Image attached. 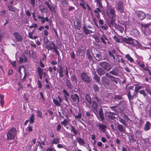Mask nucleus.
<instances>
[{"label":"nucleus","mask_w":151,"mask_h":151,"mask_svg":"<svg viewBox=\"0 0 151 151\" xmlns=\"http://www.w3.org/2000/svg\"><path fill=\"white\" fill-rule=\"evenodd\" d=\"M92 107L93 109L96 112H98V104L95 101H93L92 102Z\"/></svg>","instance_id":"22"},{"label":"nucleus","mask_w":151,"mask_h":151,"mask_svg":"<svg viewBox=\"0 0 151 151\" xmlns=\"http://www.w3.org/2000/svg\"><path fill=\"white\" fill-rule=\"evenodd\" d=\"M118 10L122 13L124 12V10L123 3L121 1H120L118 3L117 6Z\"/></svg>","instance_id":"15"},{"label":"nucleus","mask_w":151,"mask_h":151,"mask_svg":"<svg viewBox=\"0 0 151 151\" xmlns=\"http://www.w3.org/2000/svg\"><path fill=\"white\" fill-rule=\"evenodd\" d=\"M17 130L14 127L10 129L6 134L7 139L8 140H14L17 134Z\"/></svg>","instance_id":"1"},{"label":"nucleus","mask_w":151,"mask_h":151,"mask_svg":"<svg viewBox=\"0 0 151 151\" xmlns=\"http://www.w3.org/2000/svg\"><path fill=\"white\" fill-rule=\"evenodd\" d=\"M63 92L64 93V100L67 103H68V99L67 96H69V94L68 91L65 89L63 90Z\"/></svg>","instance_id":"31"},{"label":"nucleus","mask_w":151,"mask_h":151,"mask_svg":"<svg viewBox=\"0 0 151 151\" xmlns=\"http://www.w3.org/2000/svg\"><path fill=\"white\" fill-rule=\"evenodd\" d=\"M60 138L59 137L54 138L51 142V144L52 145L54 144L56 145L58 144L60 142Z\"/></svg>","instance_id":"33"},{"label":"nucleus","mask_w":151,"mask_h":151,"mask_svg":"<svg viewBox=\"0 0 151 151\" xmlns=\"http://www.w3.org/2000/svg\"><path fill=\"white\" fill-rule=\"evenodd\" d=\"M115 12L114 7H110L106 9V14L109 18L114 17L115 15Z\"/></svg>","instance_id":"2"},{"label":"nucleus","mask_w":151,"mask_h":151,"mask_svg":"<svg viewBox=\"0 0 151 151\" xmlns=\"http://www.w3.org/2000/svg\"><path fill=\"white\" fill-rule=\"evenodd\" d=\"M122 37V43H124L128 45H133L134 43L133 42L134 39L131 37Z\"/></svg>","instance_id":"4"},{"label":"nucleus","mask_w":151,"mask_h":151,"mask_svg":"<svg viewBox=\"0 0 151 151\" xmlns=\"http://www.w3.org/2000/svg\"><path fill=\"white\" fill-rule=\"evenodd\" d=\"M99 65L104 70L108 71H110L111 69L109 64L107 62L103 61L99 62Z\"/></svg>","instance_id":"3"},{"label":"nucleus","mask_w":151,"mask_h":151,"mask_svg":"<svg viewBox=\"0 0 151 151\" xmlns=\"http://www.w3.org/2000/svg\"><path fill=\"white\" fill-rule=\"evenodd\" d=\"M71 80L74 84H77V79L75 75H73L71 77Z\"/></svg>","instance_id":"47"},{"label":"nucleus","mask_w":151,"mask_h":151,"mask_svg":"<svg viewBox=\"0 0 151 151\" xmlns=\"http://www.w3.org/2000/svg\"><path fill=\"white\" fill-rule=\"evenodd\" d=\"M113 99L115 100H120L122 99H123V98L121 95H114L113 97Z\"/></svg>","instance_id":"46"},{"label":"nucleus","mask_w":151,"mask_h":151,"mask_svg":"<svg viewBox=\"0 0 151 151\" xmlns=\"http://www.w3.org/2000/svg\"><path fill=\"white\" fill-rule=\"evenodd\" d=\"M139 66L145 71H148L149 74L151 76V71L149 70L147 67H145V65L144 63L139 64Z\"/></svg>","instance_id":"28"},{"label":"nucleus","mask_w":151,"mask_h":151,"mask_svg":"<svg viewBox=\"0 0 151 151\" xmlns=\"http://www.w3.org/2000/svg\"><path fill=\"white\" fill-rule=\"evenodd\" d=\"M8 7L9 8V11L13 12H15V8L13 7H12L10 5H8Z\"/></svg>","instance_id":"55"},{"label":"nucleus","mask_w":151,"mask_h":151,"mask_svg":"<svg viewBox=\"0 0 151 151\" xmlns=\"http://www.w3.org/2000/svg\"><path fill=\"white\" fill-rule=\"evenodd\" d=\"M92 74L93 75V78L95 81L96 82L100 84V78L97 75L96 72H94L92 73Z\"/></svg>","instance_id":"20"},{"label":"nucleus","mask_w":151,"mask_h":151,"mask_svg":"<svg viewBox=\"0 0 151 151\" xmlns=\"http://www.w3.org/2000/svg\"><path fill=\"white\" fill-rule=\"evenodd\" d=\"M96 57L97 58L96 59V60L97 61H100L101 60V55L99 54H96Z\"/></svg>","instance_id":"59"},{"label":"nucleus","mask_w":151,"mask_h":151,"mask_svg":"<svg viewBox=\"0 0 151 151\" xmlns=\"http://www.w3.org/2000/svg\"><path fill=\"white\" fill-rule=\"evenodd\" d=\"M17 85L19 86V87L17 88L18 90L19 91L23 89V87L20 83H18Z\"/></svg>","instance_id":"63"},{"label":"nucleus","mask_w":151,"mask_h":151,"mask_svg":"<svg viewBox=\"0 0 151 151\" xmlns=\"http://www.w3.org/2000/svg\"><path fill=\"white\" fill-rule=\"evenodd\" d=\"M37 71L38 75L43 74L44 73L43 72V70L40 67H38V68H37Z\"/></svg>","instance_id":"54"},{"label":"nucleus","mask_w":151,"mask_h":151,"mask_svg":"<svg viewBox=\"0 0 151 151\" xmlns=\"http://www.w3.org/2000/svg\"><path fill=\"white\" fill-rule=\"evenodd\" d=\"M125 58L127 59L130 63H133L134 61L133 59L128 54L125 55Z\"/></svg>","instance_id":"39"},{"label":"nucleus","mask_w":151,"mask_h":151,"mask_svg":"<svg viewBox=\"0 0 151 151\" xmlns=\"http://www.w3.org/2000/svg\"><path fill=\"white\" fill-rule=\"evenodd\" d=\"M83 32H84L85 34L86 35L91 34L93 32L91 30L88 29L85 25L83 26Z\"/></svg>","instance_id":"29"},{"label":"nucleus","mask_w":151,"mask_h":151,"mask_svg":"<svg viewBox=\"0 0 151 151\" xmlns=\"http://www.w3.org/2000/svg\"><path fill=\"white\" fill-rule=\"evenodd\" d=\"M52 43L53 47H52V46H48V47H49V50H51L53 49L54 50V51L55 52L56 54L57 55L58 57H60V54L59 51L58 50V47L55 45V44L53 42H52Z\"/></svg>","instance_id":"14"},{"label":"nucleus","mask_w":151,"mask_h":151,"mask_svg":"<svg viewBox=\"0 0 151 151\" xmlns=\"http://www.w3.org/2000/svg\"><path fill=\"white\" fill-rule=\"evenodd\" d=\"M142 88V86H137L135 87V89L134 91V93H136V95H137L138 91L139 90Z\"/></svg>","instance_id":"44"},{"label":"nucleus","mask_w":151,"mask_h":151,"mask_svg":"<svg viewBox=\"0 0 151 151\" xmlns=\"http://www.w3.org/2000/svg\"><path fill=\"white\" fill-rule=\"evenodd\" d=\"M97 4L98 5L99 7L100 8H102L103 7V6L102 5V2L101 1H96Z\"/></svg>","instance_id":"57"},{"label":"nucleus","mask_w":151,"mask_h":151,"mask_svg":"<svg viewBox=\"0 0 151 151\" xmlns=\"http://www.w3.org/2000/svg\"><path fill=\"white\" fill-rule=\"evenodd\" d=\"M66 85L67 88L70 90H72L73 89V86L70 80L67 78L66 80Z\"/></svg>","instance_id":"16"},{"label":"nucleus","mask_w":151,"mask_h":151,"mask_svg":"<svg viewBox=\"0 0 151 151\" xmlns=\"http://www.w3.org/2000/svg\"><path fill=\"white\" fill-rule=\"evenodd\" d=\"M70 101L77 104H78L80 101L79 97L78 94L74 93L70 95Z\"/></svg>","instance_id":"6"},{"label":"nucleus","mask_w":151,"mask_h":151,"mask_svg":"<svg viewBox=\"0 0 151 151\" xmlns=\"http://www.w3.org/2000/svg\"><path fill=\"white\" fill-rule=\"evenodd\" d=\"M134 86H130L128 88V93L127 95L129 101H130L131 99H132L134 96H136V95H135V93H133V95L131 96V91L130 90H131L132 91L133 90Z\"/></svg>","instance_id":"9"},{"label":"nucleus","mask_w":151,"mask_h":151,"mask_svg":"<svg viewBox=\"0 0 151 151\" xmlns=\"http://www.w3.org/2000/svg\"><path fill=\"white\" fill-rule=\"evenodd\" d=\"M45 4L50 11L55 12V9L53 6L50 5L47 1L45 2Z\"/></svg>","instance_id":"36"},{"label":"nucleus","mask_w":151,"mask_h":151,"mask_svg":"<svg viewBox=\"0 0 151 151\" xmlns=\"http://www.w3.org/2000/svg\"><path fill=\"white\" fill-rule=\"evenodd\" d=\"M35 120L34 115V114H32L31 116L29 118V123L30 124H32L34 122Z\"/></svg>","instance_id":"50"},{"label":"nucleus","mask_w":151,"mask_h":151,"mask_svg":"<svg viewBox=\"0 0 151 151\" xmlns=\"http://www.w3.org/2000/svg\"><path fill=\"white\" fill-rule=\"evenodd\" d=\"M94 99L98 103H99L101 102V100L97 96V94H95L94 95Z\"/></svg>","instance_id":"53"},{"label":"nucleus","mask_w":151,"mask_h":151,"mask_svg":"<svg viewBox=\"0 0 151 151\" xmlns=\"http://www.w3.org/2000/svg\"><path fill=\"white\" fill-rule=\"evenodd\" d=\"M85 98L86 100L89 104V105H87V107L89 108H90L91 104H92V101L90 95L88 94H86L85 95Z\"/></svg>","instance_id":"19"},{"label":"nucleus","mask_w":151,"mask_h":151,"mask_svg":"<svg viewBox=\"0 0 151 151\" xmlns=\"http://www.w3.org/2000/svg\"><path fill=\"white\" fill-rule=\"evenodd\" d=\"M6 11L5 10H2L0 12V15L1 16H5L6 13Z\"/></svg>","instance_id":"62"},{"label":"nucleus","mask_w":151,"mask_h":151,"mask_svg":"<svg viewBox=\"0 0 151 151\" xmlns=\"http://www.w3.org/2000/svg\"><path fill=\"white\" fill-rule=\"evenodd\" d=\"M119 121L120 122L123 124L125 126H126L127 124L125 122V121L122 119V118L119 119Z\"/></svg>","instance_id":"61"},{"label":"nucleus","mask_w":151,"mask_h":151,"mask_svg":"<svg viewBox=\"0 0 151 151\" xmlns=\"http://www.w3.org/2000/svg\"><path fill=\"white\" fill-rule=\"evenodd\" d=\"M81 79L87 83H90L91 80V78L86 73L84 72L82 73L81 74Z\"/></svg>","instance_id":"5"},{"label":"nucleus","mask_w":151,"mask_h":151,"mask_svg":"<svg viewBox=\"0 0 151 151\" xmlns=\"http://www.w3.org/2000/svg\"><path fill=\"white\" fill-rule=\"evenodd\" d=\"M150 123L148 121H147L145 124L144 129L145 130H148L150 129Z\"/></svg>","instance_id":"43"},{"label":"nucleus","mask_w":151,"mask_h":151,"mask_svg":"<svg viewBox=\"0 0 151 151\" xmlns=\"http://www.w3.org/2000/svg\"><path fill=\"white\" fill-rule=\"evenodd\" d=\"M135 138L136 139L138 140L140 138L139 136L140 135V133L138 131H136L135 132Z\"/></svg>","instance_id":"56"},{"label":"nucleus","mask_w":151,"mask_h":151,"mask_svg":"<svg viewBox=\"0 0 151 151\" xmlns=\"http://www.w3.org/2000/svg\"><path fill=\"white\" fill-rule=\"evenodd\" d=\"M53 102L55 105L58 107L60 106L61 105L60 103L57 99H53Z\"/></svg>","instance_id":"49"},{"label":"nucleus","mask_w":151,"mask_h":151,"mask_svg":"<svg viewBox=\"0 0 151 151\" xmlns=\"http://www.w3.org/2000/svg\"><path fill=\"white\" fill-rule=\"evenodd\" d=\"M64 68H63L61 65H59L58 66V68L57 72L59 73L60 78H63L64 76Z\"/></svg>","instance_id":"10"},{"label":"nucleus","mask_w":151,"mask_h":151,"mask_svg":"<svg viewBox=\"0 0 151 151\" xmlns=\"http://www.w3.org/2000/svg\"><path fill=\"white\" fill-rule=\"evenodd\" d=\"M109 73L116 76H118L119 75L118 71L117 70H112L109 71Z\"/></svg>","instance_id":"37"},{"label":"nucleus","mask_w":151,"mask_h":151,"mask_svg":"<svg viewBox=\"0 0 151 151\" xmlns=\"http://www.w3.org/2000/svg\"><path fill=\"white\" fill-rule=\"evenodd\" d=\"M93 88L94 89V91L95 92H97L99 91V88L98 87V85L97 84H93Z\"/></svg>","instance_id":"48"},{"label":"nucleus","mask_w":151,"mask_h":151,"mask_svg":"<svg viewBox=\"0 0 151 151\" xmlns=\"http://www.w3.org/2000/svg\"><path fill=\"white\" fill-rule=\"evenodd\" d=\"M77 140L79 145H83L85 144L84 139L81 137H78L77 138Z\"/></svg>","instance_id":"38"},{"label":"nucleus","mask_w":151,"mask_h":151,"mask_svg":"<svg viewBox=\"0 0 151 151\" xmlns=\"http://www.w3.org/2000/svg\"><path fill=\"white\" fill-rule=\"evenodd\" d=\"M93 11L94 13L95 17L98 19H99L100 18L99 13L101 12V11L100 9L99 8H96Z\"/></svg>","instance_id":"21"},{"label":"nucleus","mask_w":151,"mask_h":151,"mask_svg":"<svg viewBox=\"0 0 151 151\" xmlns=\"http://www.w3.org/2000/svg\"><path fill=\"white\" fill-rule=\"evenodd\" d=\"M13 35L16 42H22L23 40V37L20 33L18 32H14Z\"/></svg>","instance_id":"8"},{"label":"nucleus","mask_w":151,"mask_h":151,"mask_svg":"<svg viewBox=\"0 0 151 151\" xmlns=\"http://www.w3.org/2000/svg\"><path fill=\"white\" fill-rule=\"evenodd\" d=\"M69 125L70 127V130L71 132H73V133L75 135L77 134L78 132V129H76L75 127L71 124H70Z\"/></svg>","instance_id":"30"},{"label":"nucleus","mask_w":151,"mask_h":151,"mask_svg":"<svg viewBox=\"0 0 151 151\" xmlns=\"http://www.w3.org/2000/svg\"><path fill=\"white\" fill-rule=\"evenodd\" d=\"M40 12L41 13H43L45 12L47 10V8L45 7L44 5H41L40 6Z\"/></svg>","instance_id":"42"},{"label":"nucleus","mask_w":151,"mask_h":151,"mask_svg":"<svg viewBox=\"0 0 151 151\" xmlns=\"http://www.w3.org/2000/svg\"><path fill=\"white\" fill-rule=\"evenodd\" d=\"M114 28L115 29H118L121 33H122L124 30V28L123 27L119 24H115L114 26Z\"/></svg>","instance_id":"26"},{"label":"nucleus","mask_w":151,"mask_h":151,"mask_svg":"<svg viewBox=\"0 0 151 151\" xmlns=\"http://www.w3.org/2000/svg\"><path fill=\"white\" fill-rule=\"evenodd\" d=\"M99 116H97V117L98 119L99 120V118L102 121V122H104V120L105 119V118L104 115V114L103 112V109L102 108H100L99 111Z\"/></svg>","instance_id":"12"},{"label":"nucleus","mask_w":151,"mask_h":151,"mask_svg":"<svg viewBox=\"0 0 151 151\" xmlns=\"http://www.w3.org/2000/svg\"><path fill=\"white\" fill-rule=\"evenodd\" d=\"M37 113V116L38 117H40L41 118H42V112L38 109L36 111Z\"/></svg>","instance_id":"52"},{"label":"nucleus","mask_w":151,"mask_h":151,"mask_svg":"<svg viewBox=\"0 0 151 151\" xmlns=\"http://www.w3.org/2000/svg\"><path fill=\"white\" fill-rule=\"evenodd\" d=\"M44 44L47 45L46 46V48L47 49L49 48V47H48V46H50V45H52V41L50 42L49 41L47 37H45L44 38Z\"/></svg>","instance_id":"27"},{"label":"nucleus","mask_w":151,"mask_h":151,"mask_svg":"<svg viewBox=\"0 0 151 151\" xmlns=\"http://www.w3.org/2000/svg\"><path fill=\"white\" fill-rule=\"evenodd\" d=\"M136 14L138 19L140 20H142L146 17V14L145 13L142 11L137 10L136 12Z\"/></svg>","instance_id":"7"},{"label":"nucleus","mask_w":151,"mask_h":151,"mask_svg":"<svg viewBox=\"0 0 151 151\" xmlns=\"http://www.w3.org/2000/svg\"><path fill=\"white\" fill-rule=\"evenodd\" d=\"M106 76L108 78L110 79L111 82L115 83L116 84H117L118 82L117 80L118 78H116L114 76L110 74L109 73H106L105 74Z\"/></svg>","instance_id":"11"},{"label":"nucleus","mask_w":151,"mask_h":151,"mask_svg":"<svg viewBox=\"0 0 151 151\" xmlns=\"http://www.w3.org/2000/svg\"><path fill=\"white\" fill-rule=\"evenodd\" d=\"M98 127L99 129L103 132H105L107 128L106 126L102 123L99 124Z\"/></svg>","instance_id":"24"},{"label":"nucleus","mask_w":151,"mask_h":151,"mask_svg":"<svg viewBox=\"0 0 151 151\" xmlns=\"http://www.w3.org/2000/svg\"><path fill=\"white\" fill-rule=\"evenodd\" d=\"M70 56L71 58L73 60H74L75 57V54L74 51H73L71 53Z\"/></svg>","instance_id":"64"},{"label":"nucleus","mask_w":151,"mask_h":151,"mask_svg":"<svg viewBox=\"0 0 151 151\" xmlns=\"http://www.w3.org/2000/svg\"><path fill=\"white\" fill-rule=\"evenodd\" d=\"M116 124H117V127L119 131L121 133H124L126 131V129L124 126L118 122H116Z\"/></svg>","instance_id":"13"},{"label":"nucleus","mask_w":151,"mask_h":151,"mask_svg":"<svg viewBox=\"0 0 151 151\" xmlns=\"http://www.w3.org/2000/svg\"><path fill=\"white\" fill-rule=\"evenodd\" d=\"M4 95L0 94V104L2 107H3L4 102Z\"/></svg>","instance_id":"40"},{"label":"nucleus","mask_w":151,"mask_h":151,"mask_svg":"<svg viewBox=\"0 0 151 151\" xmlns=\"http://www.w3.org/2000/svg\"><path fill=\"white\" fill-rule=\"evenodd\" d=\"M23 58L19 57V63H22L24 61L25 63H27L28 62V59L27 56L25 55H23Z\"/></svg>","instance_id":"32"},{"label":"nucleus","mask_w":151,"mask_h":151,"mask_svg":"<svg viewBox=\"0 0 151 151\" xmlns=\"http://www.w3.org/2000/svg\"><path fill=\"white\" fill-rule=\"evenodd\" d=\"M86 58L88 59L89 62H90L93 60V58L91 55L90 51L89 50H86Z\"/></svg>","instance_id":"25"},{"label":"nucleus","mask_w":151,"mask_h":151,"mask_svg":"<svg viewBox=\"0 0 151 151\" xmlns=\"http://www.w3.org/2000/svg\"><path fill=\"white\" fill-rule=\"evenodd\" d=\"M81 25L80 22H77L76 25H75L76 28L78 30H80L81 27Z\"/></svg>","instance_id":"60"},{"label":"nucleus","mask_w":151,"mask_h":151,"mask_svg":"<svg viewBox=\"0 0 151 151\" xmlns=\"http://www.w3.org/2000/svg\"><path fill=\"white\" fill-rule=\"evenodd\" d=\"M113 17L111 18V19L109 25V27H110L111 28L112 27L114 26V27L115 24H116V23H114L115 21L114 19H113Z\"/></svg>","instance_id":"45"},{"label":"nucleus","mask_w":151,"mask_h":151,"mask_svg":"<svg viewBox=\"0 0 151 151\" xmlns=\"http://www.w3.org/2000/svg\"><path fill=\"white\" fill-rule=\"evenodd\" d=\"M84 51L83 47L82 45L79 46L76 50V53L78 55H80L81 54L83 53Z\"/></svg>","instance_id":"17"},{"label":"nucleus","mask_w":151,"mask_h":151,"mask_svg":"<svg viewBox=\"0 0 151 151\" xmlns=\"http://www.w3.org/2000/svg\"><path fill=\"white\" fill-rule=\"evenodd\" d=\"M68 123L69 122L68 120L65 119H64L63 121L61 122V124L63 125L64 127L67 129H68V127H66V126L68 125Z\"/></svg>","instance_id":"41"},{"label":"nucleus","mask_w":151,"mask_h":151,"mask_svg":"<svg viewBox=\"0 0 151 151\" xmlns=\"http://www.w3.org/2000/svg\"><path fill=\"white\" fill-rule=\"evenodd\" d=\"M37 17L38 19H41L40 22L42 24L45 23V21L46 22H48L49 21V19L48 17H44L43 16H40L38 15Z\"/></svg>","instance_id":"23"},{"label":"nucleus","mask_w":151,"mask_h":151,"mask_svg":"<svg viewBox=\"0 0 151 151\" xmlns=\"http://www.w3.org/2000/svg\"><path fill=\"white\" fill-rule=\"evenodd\" d=\"M100 39L102 42L105 45L106 44V42L105 40L108 42L109 41L108 39L106 37V35L104 34L103 35L100 37Z\"/></svg>","instance_id":"35"},{"label":"nucleus","mask_w":151,"mask_h":151,"mask_svg":"<svg viewBox=\"0 0 151 151\" xmlns=\"http://www.w3.org/2000/svg\"><path fill=\"white\" fill-rule=\"evenodd\" d=\"M108 52H109V57H112L113 58V61H115V57L114 55V54L111 53V51H110V50H109V51Z\"/></svg>","instance_id":"58"},{"label":"nucleus","mask_w":151,"mask_h":151,"mask_svg":"<svg viewBox=\"0 0 151 151\" xmlns=\"http://www.w3.org/2000/svg\"><path fill=\"white\" fill-rule=\"evenodd\" d=\"M101 81L104 86H108L109 84V80L107 79L106 76H103L101 77Z\"/></svg>","instance_id":"18"},{"label":"nucleus","mask_w":151,"mask_h":151,"mask_svg":"<svg viewBox=\"0 0 151 151\" xmlns=\"http://www.w3.org/2000/svg\"><path fill=\"white\" fill-rule=\"evenodd\" d=\"M96 72L100 76L104 75L105 73V70L101 68H98L96 69Z\"/></svg>","instance_id":"34"},{"label":"nucleus","mask_w":151,"mask_h":151,"mask_svg":"<svg viewBox=\"0 0 151 151\" xmlns=\"http://www.w3.org/2000/svg\"><path fill=\"white\" fill-rule=\"evenodd\" d=\"M113 38L115 40L116 42L118 43H122V40L121 41L116 36H114Z\"/></svg>","instance_id":"51"}]
</instances>
